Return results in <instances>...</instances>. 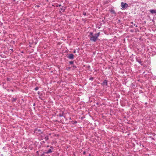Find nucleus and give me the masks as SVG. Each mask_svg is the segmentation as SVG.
Listing matches in <instances>:
<instances>
[{"mask_svg": "<svg viewBox=\"0 0 156 156\" xmlns=\"http://www.w3.org/2000/svg\"><path fill=\"white\" fill-rule=\"evenodd\" d=\"M83 14L84 15V16H86V13L85 12H83Z\"/></svg>", "mask_w": 156, "mask_h": 156, "instance_id": "6ab92c4d", "label": "nucleus"}, {"mask_svg": "<svg viewBox=\"0 0 156 156\" xmlns=\"http://www.w3.org/2000/svg\"><path fill=\"white\" fill-rule=\"evenodd\" d=\"M131 31L133 32V31L132 30H131Z\"/></svg>", "mask_w": 156, "mask_h": 156, "instance_id": "c9c22d12", "label": "nucleus"}, {"mask_svg": "<svg viewBox=\"0 0 156 156\" xmlns=\"http://www.w3.org/2000/svg\"><path fill=\"white\" fill-rule=\"evenodd\" d=\"M136 60L137 62L138 63H139L141 65H142L141 64L142 61H141V60L139 58H136Z\"/></svg>", "mask_w": 156, "mask_h": 156, "instance_id": "1a4fd4ad", "label": "nucleus"}, {"mask_svg": "<svg viewBox=\"0 0 156 156\" xmlns=\"http://www.w3.org/2000/svg\"><path fill=\"white\" fill-rule=\"evenodd\" d=\"M151 137L152 139V140H154V139L152 137Z\"/></svg>", "mask_w": 156, "mask_h": 156, "instance_id": "bb28decb", "label": "nucleus"}, {"mask_svg": "<svg viewBox=\"0 0 156 156\" xmlns=\"http://www.w3.org/2000/svg\"><path fill=\"white\" fill-rule=\"evenodd\" d=\"M39 89V87H36L35 88V90H37Z\"/></svg>", "mask_w": 156, "mask_h": 156, "instance_id": "a211bd4d", "label": "nucleus"}, {"mask_svg": "<svg viewBox=\"0 0 156 156\" xmlns=\"http://www.w3.org/2000/svg\"><path fill=\"white\" fill-rule=\"evenodd\" d=\"M77 123L76 121H75V123Z\"/></svg>", "mask_w": 156, "mask_h": 156, "instance_id": "473e14b6", "label": "nucleus"}, {"mask_svg": "<svg viewBox=\"0 0 156 156\" xmlns=\"http://www.w3.org/2000/svg\"><path fill=\"white\" fill-rule=\"evenodd\" d=\"M131 27H133V26H131Z\"/></svg>", "mask_w": 156, "mask_h": 156, "instance_id": "2f4dec72", "label": "nucleus"}, {"mask_svg": "<svg viewBox=\"0 0 156 156\" xmlns=\"http://www.w3.org/2000/svg\"><path fill=\"white\" fill-rule=\"evenodd\" d=\"M110 12H111L112 13L114 14H116V13L115 12V10L113 9H111L110 10Z\"/></svg>", "mask_w": 156, "mask_h": 156, "instance_id": "9d476101", "label": "nucleus"}, {"mask_svg": "<svg viewBox=\"0 0 156 156\" xmlns=\"http://www.w3.org/2000/svg\"><path fill=\"white\" fill-rule=\"evenodd\" d=\"M53 151L51 150V149H49L47 151L45 152V153L48 154L49 153H50L52 152Z\"/></svg>", "mask_w": 156, "mask_h": 156, "instance_id": "423d86ee", "label": "nucleus"}, {"mask_svg": "<svg viewBox=\"0 0 156 156\" xmlns=\"http://www.w3.org/2000/svg\"><path fill=\"white\" fill-rule=\"evenodd\" d=\"M41 143H45V142L44 141H42L41 142Z\"/></svg>", "mask_w": 156, "mask_h": 156, "instance_id": "a878e982", "label": "nucleus"}, {"mask_svg": "<svg viewBox=\"0 0 156 156\" xmlns=\"http://www.w3.org/2000/svg\"><path fill=\"white\" fill-rule=\"evenodd\" d=\"M100 32L95 33L94 34V35L91 37H89L90 40L91 41L93 42H95L98 39V37L100 36Z\"/></svg>", "mask_w": 156, "mask_h": 156, "instance_id": "f257e3e1", "label": "nucleus"}, {"mask_svg": "<svg viewBox=\"0 0 156 156\" xmlns=\"http://www.w3.org/2000/svg\"><path fill=\"white\" fill-rule=\"evenodd\" d=\"M44 153H43L41 155V156H44Z\"/></svg>", "mask_w": 156, "mask_h": 156, "instance_id": "4be33fe9", "label": "nucleus"}, {"mask_svg": "<svg viewBox=\"0 0 156 156\" xmlns=\"http://www.w3.org/2000/svg\"><path fill=\"white\" fill-rule=\"evenodd\" d=\"M73 67L74 68H77V67L76 66H74V65H73Z\"/></svg>", "mask_w": 156, "mask_h": 156, "instance_id": "412c9836", "label": "nucleus"}, {"mask_svg": "<svg viewBox=\"0 0 156 156\" xmlns=\"http://www.w3.org/2000/svg\"><path fill=\"white\" fill-rule=\"evenodd\" d=\"M133 25H134V26H136V27H138V26L137 25H136L135 24H134Z\"/></svg>", "mask_w": 156, "mask_h": 156, "instance_id": "b1692460", "label": "nucleus"}, {"mask_svg": "<svg viewBox=\"0 0 156 156\" xmlns=\"http://www.w3.org/2000/svg\"><path fill=\"white\" fill-rule=\"evenodd\" d=\"M150 12L152 14H156V9H151L150 10Z\"/></svg>", "mask_w": 156, "mask_h": 156, "instance_id": "0eeeda50", "label": "nucleus"}, {"mask_svg": "<svg viewBox=\"0 0 156 156\" xmlns=\"http://www.w3.org/2000/svg\"><path fill=\"white\" fill-rule=\"evenodd\" d=\"M86 154V152L84 151V152H83V154H84V155H85V154Z\"/></svg>", "mask_w": 156, "mask_h": 156, "instance_id": "5701e85b", "label": "nucleus"}, {"mask_svg": "<svg viewBox=\"0 0 156 156\" xmlns=\"http://www.w3.org/2000/svg\"><path fill=\"white\" fill-rule=\"evenodd\" d=\"M50 147H51V148H52V149H53V147L52 146H51Z\"/></svg>", "mask_w": 156, "mask_h": 156, "instance_id": "393cba45", "label": "nucleus"}, {"mask_svg": "<svg viewBox=\"0 0 156 156\" xmlns=\"http://www.w3.org/2000/svg\"><path fill=\"white\" fill-rule=\"evenodd\" d=\"M16 98H13V99L12 100V101L15 102V101H16Z\"/></svg>", "mask_w": 156, "mask_h": 156, "instance_id": "f3484780", "label": "nucleus"}, {"mask_svg": "<svg viewBox=\"0 0 156 156\" xmlns=\"http://www.w3.org/2000/svg\"><path fill=\"white\" fill-rule=\"evenodd\" d=\"M34 131L35 132H36L37 133H38L39 134H41L42 133L41 130L38 128L35 129Z\"/></svg>", "mask_w": 156, "mask_h": 156, "instance_id": "20e7f679", "label": "nucleus"}, {"mask_svg": "<svg viewBox=\"0 0 156 156\" xmlns=\"http://www.w3.org/2000/svg\"><path fill=\"white\" fill-rule=\"evenodd\" d=\"M7 80L8 81H10V79L9 78H7Z\"/></svg>", "mask_w": 156, "mask_h": 156, "instance_id": "aec40b11", "label": "nucleus"}, {"mask_svg": "<svg viewBox=\"0 0 156 156\" xmlns=\"http://www.w3.org/2000/svg\"><path fill=\"white\" fill-rule=\"evenodd\" d=\"M44 139H45L46 141H47V140H48L49 139L48 136H46L45 137Z\"/></svg>", "mask_w": 156, "mask_h": 156, "instance_id": "9b49d317", "label": "nucleus"}, {"mask_svg": "<svg viewBox=\"0 0 156 156\" xmlns=\"http://www.w3.org/2000/svg\"><path fill=\"white\" fill-rule=\"evenodd\" d=\"M94 34H93V33H92V32H90L89 37H91L92 36L94 35Z\"/></svg>", "mask_w": 156, "mask_h": 156, "instance_id": "f8f14e48", "label": "nucleus"}, {"mask_svg": "<svg viewBox=\"0 0 156 156\" xmlns=\"http://www.w3.org/2000/svg\"><path fill=\"white\" fill-rule=\"evenodd\" d=\"M90 156V154H89V156Z\"/></svg>", "mask_w": 156, "mask_h": 156, "instance_id": "72a5a7b5", "label": "nucleus"}, {"mask_svg": "<svg viewBox=\"0 0 156 156\" xmlns=\"http://www.w3.org/2000/svg\"><path fill=\"white\" fill-rule=\"evenodd\" d=\"M37 153H38V151H37Z\"/></svg>", "mask_w": 156, "mask_h": 156, "instance_id": "4c0bfd02", "label": "nucleus"}, {"mask_svg": "<svg viewBox=\"0 0 156 156\" xmlns=\"http://www.w3.org/2000/svg\"><path fill=\"white\" fill-rule=\"evenodd\" d=\"M94 80V78H93V77H91L90 78H89V80H91V81H93Z\"/></svg>", "mask_w": 156, "mask_h": 156, "instance_id": "dca6fc26", "label": "nucleus"}, {"mask_svg": "<svg viewBox=\"0 0 156 156\" xmlns=\"http://www.w3.org/2000/svg\"><path fill=\"white\" fill-rule=\"evenodd\" d=\"M73 53H76V51H74Z\"/></svg>", "mask_w": 156, "mask_h": 156, "instance_id": "c756f323", "label": "nucleus"}, {"mask_svg": "<svg viewBox=\"0 0 156 156\" xmlns=\"http://www.w3.org/2000/svg\"><path fill=\"white\" fill-rule=\"evenodd\" d=\"M69 63L70 64L72 65L73 64L74 62L73 61H70L69 62Z\"/></svg>", "mask_w": 156, "mask_h": 156, "instance_id": "4468645a", "label": "nucleus"}, {"mask_svg": "<svg viewBox=\"0 0 156 156\" xmlns=\"http://www.w3.org/2000/svg\"><path fill=\"white\" fill-rule=\"evenodd\" d=\"M131 23L132 24H133V22H131Z\"/></svg>", "mask_w": 156, "mask_h": 156, "instance_id": "f704fd0d", "label": "nucleus"}, {"mask_svg": "<svg viewBox=\"0 0 156 156\" xmlns=\"http://www.w3.org/2000/svg\"><path fill=\"white\" fill-rule=\"evenodd\" d=\"M10 50H11L12 51H13V49H11Z\"/></svg>", "mask_w": 156, "mask_h": 156, "instance_id": "c85d7f7f", "label": "nucleus"}, {"mask_svg": "<svg viewBox=\"0 0 156 156\" xmlns=\"http://www.w3.org/2000/svg\"><path fill=\"white\" fill-rule=\"evenodd\" d=\"M47 147H49V145H48L47 146Z\"/></svg>", "mask_w": 156, "mask_h": 156, "instance_id": "7c9ffc66", "label": "nucleus"}, {"mask_svg": "<svg viewBox=\"0 0 156 156\" xmlns=\"http://www.w3.org/2000/svg\"><path fill=\"white\" fill-rule=\"evenodd\" d=\"M65 9H66V8H61V10H62V11L63 12H64L65 11Z\"/></svg>", "mask_w": 156, "mask_h": 156, "instance_id": "ddd939ff", "label": "nucleus"}, {"mask_svg": "<svg viewBox=\"0 0 156 156\" xmlns=\"http://www.w3.org/2000/svg\"><path fill=\"white\" fill-rule=\"evenodd\" d=\"M63 113H64L62 111V113H60L58 114L57 115V116H59L60 117H62V116H63Z\"/></svg>", "mask_w": 156, "mask_h": 156, "instance_id": "6e6552de", "label": "nucleus"}, {"mask_svg": "<svg viewBox=\"0 0 156 156\" xmlns=\"http://www.w3.org/2000/svg\"><path fill=\"white\" fill-rule=\"evenodd\" d=\"M74 55L72 54H68L67 56V58L70 59H73L74 58Z\"/></svg>", "mask_w": 156, "mask_h": 156, "instance_id": "7ed1b4c3", "label": "nucleus"}, {"mask_svg": "<svg viewBox=\"0 0 156 156\" xmlns=\"http://www.w3.org/2000/svg\"><path fill=\"white\" fill-rule=\"evenodd\" d=\"M58 6L59 7H60V6H61V5H60V4L59 5H58Z\"/></svg>", "mask_w": 156, "mask_h": 156, "instance_id": "cd10ccee", "label": "nucleus"}, {"mask_svg": "<svg viewBox=\"0 0 156 156\" xmlns=\"http://www.w3.org/2000/svg\"><path fill=\"white\" fill-rule=\"evenodd\" d=\"M121 5L122 8H126L128 7V5L126 3H124L123 2H121Z\"/></svg>", "mask_w": 156, "mask_h": 156, "instance_id": "f03ea898", "label": "nucleus"}, {"mask_svg": "<svg viewBox=\"0 0 156 156\" xmlns=\"http://www.w3.org/2000/svg\"><path fill=\"white\" fill-rule=\"evenodd\" d=\"M70 68L71 67H67L66 68V69L68 71H69L70 70Z\"/></svg>", "mask_w": 156, "mask_h": 156, "instance_id": "2eb2a0df", "label": "nucleus"}, {"mask_svg": "<svg viewBox=\"0 0 156 156\" xmlns=\"http://www.w3.org/2000/svg\"><path fill=\"white\" fill-rule=\"evenodd\" d=\"M37 6L38 7L39 6L38 5H37Z\"/></svg>", "mask_w": 156, "mask_h": 156, "instance_id": "e433bc0d", "label": "nucleus"}, {"mask_svg": "<svg viewBox=\"0 0 156 156\" xmlns=\"http://www.w3.org/2000/svg\"><path fill=\"white\" fill-rule=\"evenodd\" d=\"M101 85L103 86H104L105 85L107 86L108 85V80H105L101 83Z\"/></svg>", "mask_w": 156, "mask_h": 156, "instance_id": "39448f33", "label": "nucleus"}]
</instances>
